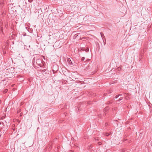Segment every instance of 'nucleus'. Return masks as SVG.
<instances>
[{"instance_id": "obj_1", "label": "nucleus", "mask_w": 152, "mask_h": 152, "mask_svg": "<svg viewBox=\"0 0 152 152\" xmlns=\"http://www.w3.org/2000/svg\"><path fill=\"white\" fill-rule=\"evenodd\" d=\"M7 70L8 71L7 72V75L9 77H11L12 76L13 72H10V69H7Z\"/></svg>"}, {"instance_id": "obj_2", "label": "nucleus", "mask_w": 152, "mask_h": 152, "mask_svg": "<svg viewBox=\"0 0 152 152\" xmlns=\"http://www.w3.org/2000/svg\"><path fill=\"white\" fill-rule=\"evenodd\" d=\"M42 62V61L41 59H38L37 60L36 63L38 64L40 66L41 65V63Z\"/></svg>"}, {"instance_id": "obj_3", "label": "nucleus", "mask_w": 152, "mask_h": 152, "mask_svg": "<svg viewBox=\"0 0 152 152\" xmlns=\"http://www.w3.org/2000/svg\"><path fill=\"white\" fill-rule=\"evenodd\" d=\"M67 62H68V63L69 64H72V62L71 61L70 58H67Z\"/></svg>"}, {"instance_id": "obj_4", "label": "nucleus", "mask_w": 152, "mask_h": 152, "mask_svg": "<svg viewBox=\"0 0 152 152\" xmlns=\"http://www.w3.org/2000/svg\"><path fill=\"white\" fill-rule=\"evenodd\" d=\"M3 27L1 25L0 26V33H1V32L3 34L4 33H3Z\"/></svg>"}, {"instance_id": "obj_5", "label": "nucleus", "mask_w": 152, "mask_h": 152, "mask_svg": "<svg viewBox=\"0 0 152 152\" xmlns=\"http://www.w3.org/2000/svg\"><path fill=\"white\" fill-rule=\"evenodd\" d=\"M79 34H75V35L74 36V37H73V38H74V39H75L76 38H77L78 36L79 37Z\"/></svg>"}, {"instance_id": "obj_6", "label": "nucleus", "mask_w": 152, "mask_h": 152, "mask_svg": "<svg viewBox=\"0 0 152 152\" xmlns=\"http://www.w3.org/2000/svg\"><path fill=\"white\" fill-rule=\"evenodd\" d=\"M7 91L8 89H6L4 90V91H3V93L4 94H5L7 92Z\"/></svg>"}, {"instance_id": "obj_7", "label": "nucleus", "mask_w": 152, "mask_h": 152, "mask_svg": "<svg viewBox=\"0 0 152 152\" xmlns=\"http://www.w3.org/2000/svg\"><path fill=\"white\" fill-rule=\"evenodd\" d=\"M123 98V97H121L119 98V99L117 101V102H120L122 100Z\"/></svg>"}, {"instance_id": "obj_8", "label": "nucleus", "mask_w": 152, "mask_h": 152, "mask_svg": "<svg viewBox=\"0 0 152 152\" xmlns=\"http://www.w3.org/2000/svg\"><path fill=\"white\" fill-rule=\"evenodd\" d=\"M89 48H86L85 50V51L86 52H88L89 51Z\"/></svg>"}, {"instance_id": "obj_9", "label": "nucleus", "mask_w": 152, "mask_h": 152, "mask_svg": "<svg viewBox=\"0 0 152 152\" xmlns=\"http://www.w3.org/2000/svg\"><path fill=\"white\" fill-rule=\"evenodd\" d=\"M4 124L3 122H2V125L1 126V128H3L4 126Z\"/></svg>"}, {"instance_id": "obj_10", "label": "nucleus", "mask_w": 152, "mask_h": 152, "mask_svg": "<svg viewBox=\"0 0 152 152\" xmlns=\"http://www.w3.org/2000/svg\"><path fill=\"white\" fill-rule=\"evenodd\" d=\"M84 59H85V57H83L81 58V60L82 61H83L84 60Z\"/></svg>"}, {"instance_id": "obj_11", "label": "nucleus", "mask_w": 152, "mask_h": 152, "mask_svg": "<svg viewBox=\"0 0 152 152\" xmlns=\"http://www.w3.org/2000/svg\"><path fill=\"white\" fill-rule=\"evenodd\" d=\"M46 71V69L43 70H42V72H45V73L46 74V72H45Z\"/></svg>"}, {"instance_id": "obj_12", "label": "nucleus", "mask_w": 152, "mask_h": 152, "mask_svg": "<svg viewBox=\"0 0 152 152\" xmlns=\"http://www.w3.org/2000/svg\"><path fill=\"white\" fill-rule=\"evenodd\" d=\"M28 1L29 2L31 3L33 1V0H28Z\"/></svg>"}, {"instance_id": "obj_13", "label": "nucleus", "mask_w": 152, "mask_h": 152, "mask_svg": "<svg viewBox=\"0 0 152 152\" xmlns=\"http://www.w3.org/2000/svg\"><path fill=\"white\" fill-rule=\"evenodd\" d=\"M119 96V95H116L115 97V98H116V99H117V98H118V97Z\"/></svg>"}, {"instance_id": "obj_14", "label": "nucleus", "mask_w": 152, "mask_h": 152, "mask_svg": "<svg viewBox=\"0 0 152 152\" xmlns=\"http://www.w3.org/2000/svg\"><path fill=\"white\" fill-rule=\"evenodd\" d=\"M112 103V102H107V104H110Z\"/></svg>"}, {"instance_id": "obj_15", "label": "nucleus", "mask_w": 152, "mask_h": 152, "mask_svg": "<svg viewBox=\"0 0 152 152\" xmlns=\"http://www.w3.org/2000/svg\"><path fill=\"white\" fill-rule=\"evenodd\" d=\"M112 92V90H109L108 91V93H110Z\"/></svg>"}, {"instance_id": "obj_16", "label": "nucleus", "mask_w": 152, "mask_h": 152, "mask_svg": "<svg viewBox=\"0 0 152 152\" xmlns=\"http://www.w3.org/2000/svg\"><path fill=\"white\" fill-rule=\"evenodd\" d=\"M125 98L126 99H128L129 97L127 96H126L125 97Z\"/></svg>"}, {"instance_id": "obj_17", "label": "nucleus", "mask_w": 152, "mask_h": 152, "mask_svg": "<svg viewBox=\"0 0 152 152\" xmlns=\"http://www.w3.org/2000/svg\"><path fill=\"white\" fill-rule=\"evenodd\" d=\"M98 144L99 145H101L102 144V143L101 142H98Z\"/></svg>"}, {"instance_id": "obj_18", "label": "nucleus", "mask_w": 152, "mask_h": 152, "mask_svg": "<svg viewBox=\"0 0 152 152\" xmlns=\"http://www.w3.org/2000/svg\"><path fill=\"white\" fill-rule=\"evenodd\" d=\"M2 4L0 3V8H1L2 7Z\"/></svg>"}, {"instance_id": "obj_19", "label": "nucleus", "mask_w": 152, "mask_h": 152, "mask_svg": "<svg viewBox=\"0 0 152 152\" xmlns=\"http://www.w3.org/2000/svg\"><path fill=\"white\" fill-rule=\"evenodd\" d=\"M103 42H104V45H105V44H106V42H104V41H103Z\"/></svg>"}, {"instance_id": "obj_20", "label": "nucleus", "mask_w": 152, "mask_h": 152, "mask_svg": "<svg viewBox=\"0 0 152 152\" xmlns=\"http://www.w3.org/2000/svg\"><path fill=\"white\" fill-rule=\"evenodd\" d=\"M100 34H101V36L102 37V33H101Z\"/></svg>"}, {"instance_id": "obj_21", "label": "nucleus", "mask_w": 152, "mask_h": 152, "mask_svg": "<svg viewBox=\"0 0 152 152\" xmlns=\"http://www.w3.org/2000/svg\"><path fill=\"white\" fill-rule=\"evenodd\" d=\"M118 95H119V96H121L122 95V94H118Z\"/></svg>"}, {"instance_id": "obj_22", "label": "nucleus", "mask_w": 152, "mask_h": 152, "mask_svg": "<svg viewBox=\"0 0 152 152\" xmlns=\"http://www.w3.org/2000/svg\"><path fill=\"white\" fill-rule=\"evenodd\" d=\"M20 110H19L18 111V113H19V112H20Z\"/></svg>"}, {"instance_id": "obj_23", "label": "nucleus", "mask_w": 152, "mask_h": 152, "mask_svg": "<svg viewBox=\"0 0 152 152\" xmlns=\"http://www.w3.org/2000/svg\"><path fill=\"white\" fill-rule=\"evenodd\" d=\"M125 94L127 95L128 94V93H125Z\"/></svg>"}, {"instance_id": "obj_24", "label": "nucleus", "mask_w": 152, "mask_h": 152, "mask_svg": "<svg viewBox=\"0 0 152 152\" xmlns=\"http://www.w3.org/2000/svg\"><path fill=\"white\" fill-rule=\"evenodd\" d=\"M2 124V123L0 122V125Z\"/></svg>"}, {"instance_id": "obj_25", "label": "nucleus", "mask_w": 152, "mask_h": 152, "mask_svg": "<svg viewBox=\"0 0 152 152\" xmlns=\"http://www.w3.org/2000/svg\"><path fill=\"white\" fill-rule=\"evenodd\" d=\"M1 100H0V104H1Z\"/></svg>"}, {"instance_id": "obj_26", "label": "nucleus", "mask_w": 152, "mask_h": 152, "mask_svg": "<svg viewBox=\"0 0 152 152\" xmlns=\"http://www.w3.org/2000/svg\"><path fill=\"white\" fill-rule=\"evenodd\" d=\"M95 140H98V139H95Z\"/></svg>"}, {"instance_id": "obj_27", "label": "nucleus", "mask_w": 152, "mask_h": 152, "mask_svg": "<svg viewBox=\"0 0 152 152\" xmlns=\"http://www.w3.org/2000/svg\"><path fill=\"white\" fill-rule=\"evenodd\" d=\"M91 148V146H90V147L89 148Z\"/></svg>"}, {"instance_id": "obj_28", "label": "nucleus", "mask_w": 152, "mask_h": 152, "mask_svg": "<svg viewBox=\"0 0 152 152\" xmlns=\"http://www.w3.org/2000/svg\"><path fill=\"white\" fill-rule=\"evenodd\" d=\"M1 134L0 135V137H1Z\"/></svg>"}]
</instances>
